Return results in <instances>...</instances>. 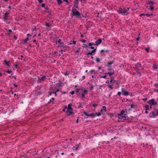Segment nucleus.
<instances>
[{"instance_id": "1", "label": "nucleus", "mask_w": 158, "mask_h": 158, "mask_svg": "<svg viewBox=\"0 0 158 158\" xmlns=\"http://www.w3.org/2000/svg\"><path fill=\"white\" fill-rule=\"evenodd\" d=\"M125 113V111L123 110H122L121 111V113L118 114V118H124V119H126L127 118H128V116H127L126 114H124Z\"/></svg>"}, {"instance_id": "2", "label": "nucleus", "mask_w": 158, "mask_h": 158, "mask_svg": "<svg viewBox=\"0 0 158 158\" xmlns=\"http://www.w3.org/2000/svg\"><path fill=\"white\" fill-rule=\"evenodd\" d=\"M147 102L151 106L157 105V102L155 101L154 98H152L151 100L147 101Z\"/></svg>"}, {"instance_id": "3", "label": "nucleus", "mask_w": 158, "mask_h": 158, "mask_svg": "<svg viewBox=\"0 0 158 158\" xmlns=\"http://www.w3.org/2000/svg\"><path fill=\"white\" fill-rule=\"evenodd\" d=\"M127 11L126 9H123L121 8H119L118 10V12L119 14H121L122 15H125Z\"/></svg>"}, {"instance_id": "4", "label": "nucleus", "mask_w": 158, "mask_h": 158, "mask_svg": "<svg viewBox=\"0 0 158 158\" xmlns=\"http://www.w3.org/2000/svg\"><path fill=\"white\" fill-rule=\"evenodd\" d=\"M122 92L123 95H128L129 94V93L127 91L124 90V89L122 88Z\"/></svg>"}, {"instance_id": "5", "label": "nucleus", "mask_w": 158, "mask_h": 158, "mask_svg": "<svg viewBox=\"0 0 158 158\" xmlns=\"http://www.w3.org/2000/svg\"><path fill=\"white\" fill-rule=\"evenodd\" d=\"M46 77L45 76H44L42 77H41L40 78H39V80L38 81V82L41 83L42 81H43L45 80Z\"/></svg>"}, {"instance_id": "6", "label": "nucleus", "mask_w": 158, "mask_h": 158, "mask_svg": "<svg viewBox=\"0 0 158 158\" xmlns=\"http://www.w3.org/2000/svg\"><path fill=\"white\" fill-rule=\"evenodd\" d=\"M73 15L74 16H77L79 17L81 15V14L78 11L74 12L73 13Z\"/></svg>"}, {"instance_id": "7", "label": "nucleus", "mask_w": 158, "mask_h": 158, "mask_svg": "<svg viewBox=\"0 0 158 158\" xmlns=\"http://www.w3.org/2000/svg\"><path fill=\"white\" fill-rule=\"evenodd\" d=\"M66 113L67 114V115L68 116H70L71 115L73 114H74V113L73 112V110H67L66 112Z\"/></svg>"}, {"instance_id": "8", "label": "nucleus", "mask_w": 158, "mask_h": 158, "mask_svg": "<svg viewBox=\"0 0 158 158\" xmlns=\"http://www.w3.org/2000/svg\"><path fill=\"white\" fill-rule=\"evenodd\" d=\"M156 115V114L154 111L151 112L149 114V116L151 118H154Z\"/></svg>"}, {"instance_id": "9", "label": "nucleus", "mask_w": 158, "mask_h": 158, "mask_svg": "<svg viewBox=\"0 0 158 158\" xmlns=\"http://www.w3.org/2000/svg\"><path fill=\"white\" fill-rule=\"evenodd\" d=\"M102 42V40L101 39H99L98 40H97L95 41V45H98L100 44L101 42Z\"/></svg>"}, {"instance_id": "10", "label": "nucleus", "mask_w": 158, "mask_h": 158, "mask_svg": "<svg viewBox=\"0 0 158 158\" xmlns=\"http://www.w3.org/2000/svg\"><path fill=\"white\" fill-rule=\"evenodd\" d=\"M3 19L4 20V21L6 22V23L7 24H8L10 23V22L7 21V20L8 19V17H6L3 16Z\"/></svg>"}, {"instance_id": "11", "label": "nucleus", "mask_w": 158, "mask_h": 158, "mask_svg": "<svg viewBox=\"0 0 158 158\" xmlns=\"http://www.w3.org/2000/svg\"><path fill=\"white\" fill-rule=\"evenodd\" d=\"M72 105V104L70 103L68 105V107L67 108V110H73V108L71 107V106Z\"/></svg>"}, {"instance_id": "12", "label": "nucleus", "mask_w": 158, "mask_h": 158, "mask_svg": "<svg viewBox=\"0 0 158 158\" xmlns=\"http://www.w3.org/2000/svg\"><path fill=\"white\" fill-rule=\"evenodd\" d=\"M78 1H79L78 0H75V1L74 2V7H75L76 8L78 7Z\"/></svg>"}, {"instance_id": "13", "label": "nucleus", "mask_w": 158, "mask_h": 158, "mask_svg": "<svg viewBox=\"0 0 158 158\" xmlns=\"http://www.w3.org/2000/svg\"><path fill=\"white\" fill-rule=\"evenodd\" d=\"M80 143H79L78 144H77V145H76V147L74 146L73 147L74 148V149H73V150H75L76 151L78 149V148L79 147V146L80 145Z\"/></svg>"}, {"instance_id": "14", "label": "nucleus", "mask_w": 158, "mask_h": 158, "mask_svg": "<svg viewBox=\"0 0 158 158\" xmlns=\"http://www.w3.org/2000/svg\"><path fill=\"white\" fill-rule=\"evenodd\" d=\"M81 90H82V91H83V93L82 94H84L85 95L87 93L88 91L86 89L84 90L83 89H81Z\"/></svg>"}, {"instance_id": "15", "label": "nucleus", "mask_w": 158, "mask_h": 158, "mask_svg": "<svg viewBox=\"0 0 158 158\" xmlns=\"http://www.w3.org/2000/svg\"><path fill=\"white\" fill-rule=\"evenodd\" d=\"M4 62L6 64V65L8 66H9L10 61H7V60H4Z\"/></svg>"}, {"instance_id": "16", "label": "nucleus", "mask_w": 158, "mask_h": 158, "mask_svg": "<svg viewBox=\"0 0 158 158\" xmlns=\"http://www.w3.org/2000/svg\"><path fill=\"white\" fill-rule=\"evenodd\" d=\"M114 62V61L113 60L112 61L108 62L107 64V66H110L109 65H110L112 64Z\"/></svg>"}, {"instance_id": "17", "label": "nucleus", "mask_w": 158, "mask_h": 158, "mask_svg": "<svg viewBox=\"0 0 158 158\" xmlns=\"http://www.w3.org/2000/svg\"><path fill=\"white\" fill-rule=\"evenodd\" d=\"M108 67H109V68H108V70L110 71H113V72L114 71V70L113 69L111 68V66H107Z\"/></svg>"}, {"instance_id": "18", "label": "nucleus", "mask_w": 158, "mask_h": 158, "mask_svg": "<svg viewBox=\"0 0 158 158\" xmlns=\"http://www.w3.org/2000/svg\"><path fill=\"white\" fill-rule=\"evenodd\" d=\"M114 73V71L113 72H110L106 73V74H109L110 76H111V75H113Z\"/></svg>"}, {"instance_id": "19", "label": "nucleus", "mask_w": 158, "mask_h": 158, "mask_svg": "<svg viewBox=\"0 0 158 158\" xmlns=\"http://www.w3.org/2000/svg\"><path fill=\"white\" fill-rule=\"evenodd\" d=\"M84 113L85 115V118H87L89 116V114H88L86 112H84Z\"/></svg>"}, {"instance_id": "20", "label": "nucleus", "mask_w": 158, "mask_h": 158, "mask_svg": "<svg viewBox=\"0 0 158 158\" xmlns=\"http://www.w3.org/2000/svg\"><path fill=\"white\" fill-rule=\"evenodd\" d=\"M9 14H10V12H9V11H8V12H7L5 13V14L3 16L6 17H8L7 16Z\"/></svg>"}, {"instance_id": "21", "label": "nucleus", "mask_w": 158, "mask_h": 158, "mask_svg": "<svg viewBox=\"0 0 158 158\" xmlns=\"http://www.w3.org/2000/svg\"><path fill=\"white\" fill-rule=\"evenodd\" d=\"M29 40V38L27 37L26 39L24 40H23V42L24 44H26L27 43V41Z\"/></svg>"}, {"instance_id": "22", "label": "nucleus", "mask_w": 158, "mask_h": 158, "mask_svg": "<svg viewBox=\"0 0 158 158\" xmlns=\"http://www.w3.org/2000/svg\"><path fill=\"white\" fill-rule=\"evenodd\" d=\"M97 114V113H96L95 114H94V113L91 114H89V116H91L93 117H94L95 114Z\"/></svg>"}, {"instance_id": "23", "label": "nucleus", "mask_w": 158, "mask_h": 158, "mask_svg": "<svg viewBox=\"0 0 158 158\" xmlns=\"http://www.w3.org/2000/svg\"><path fill=\"white\" fill-rule=\"evenodd\" d=\"M57 2L59 5H60L62 1L61 0H57Z\"/></svg>"}, {"instance_id": "24", "label": "nucleus", "mask_w": 158, "mask_h": 158, "mask_svg": "<svg viewBox=\"0 0 158 158\" xmlns=\"http://www.w3.org/2000/svg\"><path fill=\"white\" fill-rule=\"evenodd\" d=\"M54 100H55V98H52V99L51 100H50V102H52V103H54L53 102H54Z\"/></svg>"}, {"instance_id": "25", "label": "nucleus", "mask_w": 158, "mask_h": 158, "mask_svg": "<svg viewBox=\"0 0 158 158\" xmlns=\"http://www.w3.org/2000/svg\"><path fill=\"white\" fill-rule=\"evenodd\" d=\"M78 11L76 9L73 8L72 9V11L73 13L74 12H76V11Z\"/></svg>"}, {"instance_id": "26", "label": "nucleus", "mask_w": 158, "mask_h": 158, "mask_svg": "<svg viewBox=\"0 0 158 158\" xmlns=\"http://www.w3.org/2000/svg\"><path fill=\"white\" fill-rule=\"evenodd\" d=\"M61 46V48H62L63 50H64V51H66V50H67L66 49H65V47L64 46H63V45H62Z\"/></svg>"}, {"instance_id": "27", "label": "nucleus", "mask_w": 158, "mask_h": 158, "mask_svg": "<svg viewBox=\"0 0 158 158\" xmlns=\"http://www.w3.org/2000/svg\"><path fill=\"white\" fill-rule=\"evenodd\" d=\"M93 53L91 52L88 53L87 54H85L86 55L88 56L89 55H93Z\"/></svg>"}, {"instance_id": "28", "label": "nucleus", "mask_w": 158, "mask_h": 158, "mask_svg": "<svg viewBox=\"0 0 158 158\" xmlns=\"http://www.w3.org/2000/svg\"><path fill=\"white\" fill-rule=\"evenodd\" d=\"M45 26H46L47 27H50V28H51L50 26V25H49V23H45Z\"/></svg>"}, {"instance_id": "29", "label": "nucleus", "mask_w": 158, "mask_h": 158, "mask_svg": "<svg viewBox=\"0 0 158 158\" xmlns=\"http://www.w3.org/2000/svg\"><path fill=\"white\" fill-rule=\"evenodd\" d=\"M112 85H113L112 84L111 85H108V86L109 88H110V89H112L113 88L112 87Z\"/></svg>"}, {"instance_id": "30", "label": "nucleus", "mask_w": 158, "mask_h": 158, "mask_svg": "<svg viewBox=\"0 0 158 158\" xmlns=\"http://www.w3.org/2000/svg\"><path fill=\"white\" fill-rule=\"evenodd\" d=\"M145 107L146 110H149V106L148 105H146Z\"/></svg>"}, {"instance_id": "31", "label": "nucleus", "mask_w": 158, "mask_h": 158, "mask_svg": "<svg viewBox=\"0 0 158 158\" xmlns=\"http://www.w3.org/2000/svg\"><path fill=\"white\" fill-rule=\"evenodd\" d=\"M106 76H107V75L106 74L104 76H100V78H106Z\"/></svg>"}, {"instance_id": "32", "label": "nucleus", "mask_w": 158, "mask_h": 158, "mask_svg": "<svg viewBox=\"0 0 158 158\" xmlns=\"http://www.w3.org/2000/svg\"><path fill=\"white\" fill-rule=\"evenodd\" d=\"M148 3L149 4H153L155 3L153 2L152 1L150 0L148 1Z\"/></svg>"}, {"instance_id": "33", "label": "nucleus", "mask_w": 158, "mask_h": 158, "mask_svg": "<svg viewBox=\"0 0 158 158\" xmlns=\"http://www.w3.org/2000/svg\"><path fill=\"white\" fill-rule=\"evenodd\" d=\"M113 80H114V78L113 77H111V80L110 81V82H112V83H114V82H113Z\"/></svg>"}, {"instance_id": "34", "label": "nucleus", "mask_w": 158, "mask_h": 158, "mask_svg": "<svg viewBox=\"0 0 158 158\" xmlns=\"http://www.w3.org/2000/svg\"><path fill=\"white\" fill-rule=\"evenodd\" d=\"M137 105H131V108H135V107H136V106Z\"/></svg>"}, {"instance_id": "35", "label": "nucleus", "mask_w": 158, "mask_h": 158, "mask_svg": "<svg viewBox=\"0 0 158 158\" xmlns=\"http://www.w3.org/2000/svg\"><path fill=\"white\" fill-rule=\"evenodd\" d=\"M95 45V44H94L92 43H89V46H91L92 45Z\"/></svg>"}, {"instance_id": "36", "label": "nucleus", "mask_w": 158, "mask_h": 158, "mask_svg": "<svg viewBox=\"0 0 158 158\" xmlns=\"http://www.w3.org/2000/svg\"><path fill=\"white\" fill-rule=\"evenodd\" d=\"M81 90V89H78V88H77V89H76V92L77 93H78L79 91L80 90Z\"/></svg>"}, {"instance_id": "37", "label": "nucleus", "mask_w": 158, "mask_h": 158, "mask_svg": "<svg viewBox=\"0 0 158 158\" xmlns=\"http://www.w3.org/2000/svg\"><path fill=\"white\" fill-rule=\"evenodd\" d=\"M153 68L154 69H155L157 68V67L156 65L155 64H153Z\"/></svg>"}, {"instance_id": "38", "label": "nucleus", "mask_w": 158, "mask_h": 158, "mask_svg": "<svg viewBox=\"0 0 158 158\" xmlns=\"http://www.w3.org/2000/svg\"><path fill=\"white\" fill-rule=\"evenodd\" d=\"M103 110H104L105 112L106 111V107L105 106H103L102 107Z\"/></svg>"}, {"instance_id": "39", "label": "nucleus", "mask_w": 158, "mask_h": 158, "mask_svg": "<svg viewBox=\"0 0 158 158\" xmlns=\"http://www.w3.org/2000/svg\"><path fill=\"white\" fill-rule=\"evenodd\" d=\"M61 41V40L60 39L58 41V43H59L60 44H63V42H60V41Z\"/></svg>"}, {"instance_id": "40", "label": "nucleus", "mask_w": 158, "mask_h": 158, "mask_svg": "<svg viewBox=\"0 0 158 158\" xmlns=\"http://www.w3.org/2000/svg\"><path fill=\"white\" fill-rule=\"evenodd\" d=\"M96 60L98 62H100V60L98 57L96 58Z\"/></svg>"}, {"instance_id": "41", "label": "nucleus", "mask_w": 158, "mask_h": 158, "mask_svg": "<svg viewBox=\"0 0 158 158\" xmlns=\"http://www.w3.org/2000/svg\"><path fill=\"white\" fill-rule=\"evenodd\" d=\"M69 72L68 71H67L66 72H65V73H64V75L65 76H66L67 75H68L69 74Z\"/></svg>"}, {"instance_id": "42", "label": "nucleus", "mask_w": 158, "mask_h": 158, "mask_svg": "<svg viewBox=\"0 0 158 158\" xmlns=\"http://www.w3.org/2000/svg\"><path fill=\"white\" fill-rule=\"evenodd\" d=\"M73 44H76V41H73ZM73 43H69V44L70 45H71Z\"/></svg>"}, {"instance_id": "43", "label": "nucleus", "mask_w": 158, "mask_h": 158, "mask_svg": "<svg viewBox=\"0 0 158 158\" xmlns=\"http://www.w3.org/2000/svg\"><path fill=\"white\" fill-rule=\"evenodd\" d=\"M81 41L83 43H85L86 42V41L85 40H81Z\"/></svg>"}, {"instance_id": "44", "label": "nucleus", "mask_w": 158, "mask_h": 158, "mask_svg": "<svg viewBox=\"0 0 158 158\" xmlns=\"http://www.w3.org/2000/svg\"><path fill=\"white\" fill-rule=\"evenodd\" d=\"M96 49H94V50H93L91 52L93 53H94L95 52H96Z\"/></svg>"}, {"instance_id": "45", "label": "nucleus", "mask_w": 158, "mask_h": 158, "mask_svg": "<svg viewBox=\"0 0 158 158\" xmlns=\"http://www.w3.org/2000/svg\"><path fill=\"white\" fill-rule=\"evenodd\" d=\"M102 114V113H101V112H100V113H98L97 114V115L98 116H99L101 115V114Z\"/></svg>"}, {"instance_id": "46", "label": "nucleus", "mask_w": 158, "mask_h": 158, "mask_svg": "<svg viewBox=\"0 0 158 158\" xmlns=\"http://www.w3.org/2000/svg\"><path fill=\"white\" fill-rule=\"evenodd\" d=\"M98 105V104H94L92 105L93 107H96Z\"/></svg>"}, {"instance_id": "47", "label": "nucleus", "mask_w": 158, "mask_h": 158, "mask_svg": "<svg viewBox=\"0 0 158 158\" xmlns=\"http://www.w3.org/2000/svg\"><path fill=\"white\" fill-rule=\"evenodd\" d=\"M37 1L39 2V3H42L43 2V0H37Z\"/></svg>"}, {"instance_id": "48", "label": "nucleus", "mask_w": 158, "mask_h": 158, "mask_svg": "<svg viewBox=\"0 0 158 158\" xmlns=\"http://www.w3.org/2000/svg\"><path fill=\"white\" fill-rule=\"evenodd\" d=\"M82 98H83L85 97V94H82Z\"/></svg>"}, {"instance_id": "49", "label": "nucleus", "mask_w": 158, "mask_h": 158, "mask_svg": "<svg viewBox=\"0 0 158 158\" xmlns=\"http://www.w3.org/2000/svg\"><path fill=\"white\" fill-rule=\"evenodd\" d=\"M80 48H78V49L77 51H76L75 52H76V53H78V52H79V50H80Z\"/></svg>"}, {"instance_id": "50", "label": "nucleus", "mask_w": 158, "mask_h": 158, "mask_svg": "<svg viewBox=\"0 0 158 158\" xmlns=\"http://www.w3.org/2000/svg\"><path fill=\"white\" fill-rule=\"evenodd\" d=\"M6 73H11L12 72L11 71L9 70V71H6Z\"/></svg>"}, {"instance_id": "51", "label": "nucleus", "mask_w": 158, "mask_h": 158, "mask_svg": "<svg viewBox=\"0 0 158 158\" xmlns=\"http://www.w3.org/2000/svg\"><path fill=\"white\" fill-rule=\"evenodd\" d=\"M150 48H146L145 49V50H146L147 52H149V49Z\"/></svg>"}, {"instance_id": "52", "label": "nucleus", "mask_w": 158, "mask_h": 158, "mask_svg": "<svg viewBox=\"0 0 158 158\" xmlns=\"http://www.w3.org/2000/svg\"><path fill=\"white\" fill-rule=\"evenodd\" d=\"M147 99H148L147 98H143V101H144V102H146L147 101Z\"/></svg>"}, {"instance_id": "53", "label": "nucleus", "mask_w": 158, "mask_h": 158, "mask_svg": "<svg viewBox=\"0 0 158 158\" xmlns=\"http://www.w3.org/2000/svg\"><path fill=\"white\" fill-rule=\"evenodd\" d=\"M70 93L72 94V95H73V94H74V91H72L71 92H70Z\"/></svg>"}, {"instance_id": "54", "label": "nucleus", "mask_w": 158, "mask_h": 158, "mask_svg": "<svg viewBox=\"0 0 158 158\" xmlns=\"http://www.w3.org/2000/svg\"><path fill=\"white\" fill-rule=\"evenodd\" d=\"M18 67V64H15V68L17 69Z\"/></svg>"}, {"instance_id": "55", "label": "nucleus", "mask_w": 158, "mask_h": 158, "mask_svg": "<svg viewBox=\"0 0 158 158\" xmlns=\"http://www.w3.org/2000/svg\"><path fill=\"white\" fill-rule=\"evenodd\" d=\"M121 94V92H118V95L119 96H120Z\"/></svg>"}, {"instance_id": "56", "label": "nucleus", "mask_w": 158, "mask_h": 158, "mask_svg": "<svg viewBox=\"0 0 158 158\" xmlns=\"http://www.w3.org/2000/svg\"><path fill=\"white\" fill-rule=\"evenodd\" d=\"M44 8L47 10H49V8L48 6L45 7Z\"/></svg>"}, {"instance_id": "57", "label": "nucleus", "mask_w": 158, "mask_h": 158, "mask_svg": "<svg viewBox=\"0 0 158 158\" xmlns=\"http://www.w3.org/2000/svg\"><path fill=\"white\" fill-rule=\"evenodd\" d=\"M41 6L44 7H45V4H42L41 5Z\"/></svg>"}, {"instance_id": "58", "label": "nucleus", "mask_w": 158, "mask_h": 158, "mask_svg": "<svg viewBox=\"0 0 158 158\" xmlns=\"http://www.w3.org/2000/svg\"><path fill=\"white\" fill-rule=\"evenodd\" d=\"M145 15H146L147 17H149L150 16V14H145Z\"/></svg>"}, {"instance_id": "59", "label": "nucleus", "mask_w": 158, "mask_h": 158, "mask_svg": "<svg viewBox=\"0 0 158 158\" xmlns=\"http://www.w3.org/2000/svg\"><path fill=\"white\" fill-rule=\"evenodd\" d=\"M45 12H47L48 13H49V14H51V11L50 10H48V11H44Z\"/></svg>"}, {"instance_id": "60", "label": "nucleus", "mask_w": 158, "mask_h": 158, "mask_svg": "<svg viewBox=\"0 0 158 158\" xmlns=\"http://www.w3.org/2000/svg\"><path fill=\"white\" fill-rule=\"evenodd\" d=\"M154 7H152V6H151V10H154Z\"/></svg>"}, {"instance_id": "61", "label": "nucleus", "mask_w": 158, "mask_h": 158, "mask_svg": "<svg viewBox=\"0 0 158 158\" xmlns=\"http://www.w3.org/2000/svg\"><path fill=\"white\" fill-rule=\"evenodd\" d=\"M154 92H158V89H154Z\"/></svg>"}, {"instance_id": "62", "label": "nucleus", "mask_w": 158, "mask_h": 158, "mask_svg": "<svg viewBox=\"0 0 158 158\" xmlns=\"http://www.w3.org/2000/svg\"><path fill=\"white\" fill-rule=\"evenodd\" d=\"M14 38L15 39V40H16L17 39V37L15 35H14Z\"/></svg>"}, {"instance_id": "63", "label": "nucleus", "mask_w": 158, "mask_h": 158, "mask_svg": "<svg viewBox=\"0 0 158 158\" xmlns=\"http://www.w3.org/2000/svg\"><path fill=\"white\" fill-rule=\"evenodd\" d=\"M36 27H35V28H33L32 29L33 31H34L35 30H36Z\"/></svg>"}, {"instance_id": "64", "label": "nucleus", "mask_w": 158, "mask_h": 158, "mask_svg": "<svg viewBox=\"0 0 158 158\" xmlns=\"http://www.w3.org/2000/svg\"><path fill=\"white\" fill-rule=\"evenodd\" d=\"M94 70H91L90 71V72L91 73H92L93 72H94Z\"/></svg>"}]
</instances>
